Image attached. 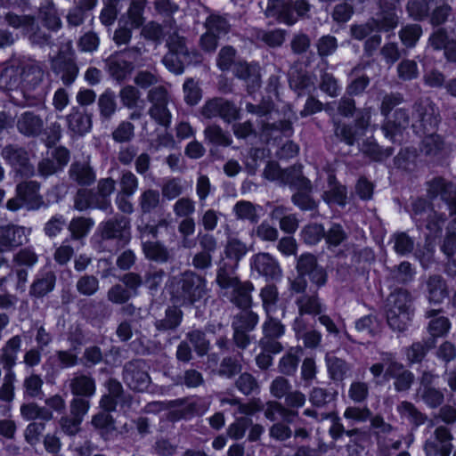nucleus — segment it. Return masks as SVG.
Wrapping results in <instances>:
<instances>
[{
    "label": "nucleus",
    "instance_id": "obj_1",
    "mask_svg": "<svg viewBox=\"0 0 456 456\" xmlns=\"http://www.w3.org/2000/svg\"><path fill=\"white\" fill-rule=\"evenodd\" d=\"M396 2L397 0H390L389 3L386 2V4L381 6L382 12L380 15H379L371 24L368 23L366 25L354 26L352 28V34L357 39L370 36L366 42L367 51L375 49L380 44V37L376 34L371 35L375 32L372 27L373 24H375L377 32L389 31L397 26L398 17L395 12Z\"/></svg>",
    "mask_w": 456,
    "mask_h": 456
},
{
    "label": "nucleus",
    "instance_id": "obj_2",
    "mask_svg": "<svg viewBox=\"0 0 456 456\" xmlns=\"http://www.w3.org/2000/svg\"><path fill=\"white\" fill-rule=\"evenodd\" d=\"M206 282L192 273H185L179 279L174 280L168 285V289L175 303H194L205 293Z\"/></svg>",
    "mask_w": 456,
    "mask_h": 456
},
{
    "label": "nucleus",
    "instance_id": "obj_3",
    "mask_svg": "<svg viewBox=\"0 0 456 456\" xmlns=\"http://www.w3.org/2000/svg\"><path fill=\"white\" fill-rule=\"evenodd\" d=\"M387 323L395 330H404L411 321L410 296L406 291L399 290L387 299Z\"/></svg>",
    "mask_w": 456,
    "mask_h": 456
},
{
    "label": "nucleus",
    "instance_id": "obj_4",
    "mask_svg": "<svg viewBox=\"0 0 456 456\" xmlns=\"http://www.w3.org/2000/svg\"><path fill=\"white\" fill-rule=\"evenodd\" d=\"M216 281L224 290V295L238 305L240 307H248L250 305V292L252 286L248 283H240L232 272L220 268L217 273Z\"/></svg>",
    "mask_w": 456,
    "mask_h": 456
},
{
    "label": "nucleus",
    "instance_id": "obj_5",
    "mask_svg": "<svg viewBox=\"0 0 456 456\" xmlns=\"http://www.w3.org/2000/svg\"><path fill=\"white\" fill-rule=\"evenodd\" d=\"M309 4L305 0L295 3L290 0H268L267 13L276 17L281 22L292 25L299 17L309 11Z\"/></svg>",
    "mask_w": 456,
    "mask_h": 456
},
{
    "label": "nucleus",
    "instance_id": "obj_6",
    "mask_svg": "<svg viewBox=\"0 0 456 456\" xmlns=\"http://www.w3.org/2000/svg\"><path fill=\"white\" fill-rule=\"evenodd\" d=\"M145 0H132L127 17L119 20V27L115 31L114 41L117 45L127 44L131 38V29L142 24V12Z\"/></svg>",
    "mask_w": 456,
    "mask_h": 456
},
{
    "label": "nucleus",
    "instance_id": "obj_7",
    "mask_svg": "<svg viewBox=\"0 0 456 456\" xmlns=\"http://www.w3.org/2000/svg\"><path fill=\"white\" fill-rule=\"evenodd\" d=\"M167 44L169 53L163 59L165 66L173 73H183L184 65L189 63V55L183 39L173 35L168 37Z\"/></svg>",
    "mask_w": 456,
    "mask_h": 456
},
{
    "label": "nucleus",
    "instance_id": "obj_8",
    "mask_svg": "<svg viewBox=\"0 0 456 456\" xmlns=\"http://www.w3.org/2000/svg\"><path fill=\"white\" fill-rule=\"evenodd\" d=\"M453 436L445 426H439L434 431L433 438L426 441L424 450L427 456H449L453 448Z\"/></svg>",
    "mask_w": 456,
    "mask_h": 456
},
{
    "label": "nucleus",
    "instance_id": "obj_9",
    "mask_svg": "<svg viewBox=\"0 0 456 456\" xmlns=\"http://www.w3.org/2000/svg\"><path fill=\"white\" fill-rule=\"evenodd\" d=\"M264 175L268 180L280 181L303 189L310 187V182L302 175L300 167H294L292 170H281L276 163L270 162L265 167Z\"/></svg>",
    "mask_w": 456,
    "mask_h": 456
},
{
    "label": "nucleus",
    "instance_id": "obj_10",
    "mask_svg": "<svg viewBox=\"0 0 456 456\" xmlns=\"http://www.w3.org/2000/svg\"><path fill=\"white\" fill-rule=\"evenodd\" d=\"M386 367V377H391L395 379V386L396 390L403 391L409 388L411 381L412 375L411 372L403 370V366L395 362H389L386 365L381 363H376L371 366L370 372L374 377H379Z\"/></svg>",
    "mask_w": 456,
    "mask_h": 456
},
{
    "label": "nucleus",
    "instance_id": "obj_11",
    "mask_svg": "<svg viewBox=\"0 0 456 456\" xmlns=\"http://www.w3.org/2000/svg\"><path fill=\"white\" fill-rule=\"evenodd\" d=\"M207 32L201 37L200 43L206 51H213L217 45V38L225 34L228 24L224 17L210 15L206 22Z\"/></svg>",
    "mask_w": 456,
    "mask_h": 456
},
{
    "label": "nucleus",
    "instance_id": "obj_12",
    "mask_svg": "<svg viewBox=\"0 0 456 456\" xmlns=\"http://www.w3.org/2000/svg\"><path fill=\"white\" fill-rule=\"evenodd\" d=\"M124 379L132 389L136 391L145 390L150 384L146 364L141 361L129 362L125 368Z\"/></svg>",
    "mask_w": 456,
    "mask_h": 456
},
{
    "label": "nucleus",
    "instance_id": "obj_13",
    "mask_svg": "<svg viewBox=\"0 0 456 456\" xmlns=\"http://www.w3.org/2000/svg\"><path fill=\"white\" fill-rule=\"evenodd\" d=\"M251 269L266 280L276 281L281 277V270L276 260L267 253H260L252 256Z\"/></svg>",
    "mask_w": 456,
    "mask_h": 456
},
{
    "label": "nucleus",
    "instance_id": "obj_14",
    "mask_svg": "<svg viewBox=\"0 0 456 456\" xmlns=\"http://www.w3.org/2000/svg\"><path fill=\"white\" fill-rule=\"evenodd\" d=\"M89 408L87 401H72L70 404V417H62L61 426L62 430L69 435L74 436L79 430V425L83 416L87 412Z\"/></svg>",
    "mask_w": 456,
    "mask_h": 456
},
{
    "label": "nucleus",
    "instance_id": "obj_15",
    "mask_svg": "<svg viewBox=\"0 0 456 456\" xmlns=\"http://www.w3.org/2000/svg\"><path fill=\"white\" fill-rule=\"evenodd\" d=\"M27 240L24 227L7 225L0 227V252L12 250Z\"/></svg>",
    "mask_w": 456,
    "mask_h": 456
},
{
    "label": "nucleus",
    "instance_id": "obj_16",
    "mask_svg": "<svg viewBox=\"0 0 456 456\" xmlns=\"http://www.w3.org/2000/svg\"><path fill=\"white\" fill-rule=\"evenodd\" d=\"M150 99L154 103L151 110V116L163 126H167L170 123V113L167 109V92L159 87L150 93Z\"/></svg>",
    "mask_w": 456,
    "mask_h": 456
},
{
    "label": "nucleus",
    "instance_id": "obj_17",
    "mask_svg": "<svg viewBox=\"0 0 456 456\" xmlns=\"http://www.w3.org/2000/svg\"><path fill=\"white\" fill-rule=\"evenodd\" d=\"M297 271L300 279L308 275L310 280L317 286L326 282V273L316 265L315 258L312 255H303L297 262Z\"/></svg>",
    "mask_w": 456,
    "mask_h": 456
},
{
    "label": "nucleus",
    "instance_id": "obj_18",
    "mask_svg": "<svg viewBox=\"0 0 456 456\" xmlns=\"http://www.w3.org/2000/svg\"><path fill=\"white\" fill-rule=\"evenodd\" d=\"M430 43L436 49H444V54L449 61H456V39L454 36L447 35L439 29L430 37Z\"/></svg>",
    "mask_w": 456,
    "mask_h": 456
},
{
    "label": "nucleus",
    "instance_id": "obj_19",
    "mask_svg": "<svg viewBox=\"0 0 456 456\" xmlns=\"http://www.w3.org/2000/svg\"><path fill=\"white\" fill-rule=\"evenodd\" d=\"M203 115L207 118L221 115L224 118L230 121L236 118L237 109L229 102H224L221 100H213L205 105Z\"/></svg>",
    "mask_w": 456,
    "mask_h": 456
},
{
    "label": "nucleus",
    "instance_id": "obj_20",
    "mask_svg": "<svg viewBox=\"0 0 456 456\" xmlns=\"http://www.w3.org/2000/svg\"><path fill=\"white\" fill-rule=\"evenodd\" d=\"M156 231L153 227H146L144 231L142 232L143 251L146 257L156 260V261H164L167 259V251L166 249L158 242L150 241L148 237L150 234L155 235Z\"/></svg>",
    "mask_w": 456,
    "mask_h": 456
},
{
    "label": "nucleus",
    "instance_id": "obj_21",
    "mask_svg": "<svg viewBox=\"0 0 456 456\" xmlns=\"http://www.w3.org/2000/svg\"><path fill=\"white\" fill-rule=\"evenodd\" d=\"M54 160L45 159L39 164L42 175H50L65 166L69 161V152L64 148L54 149L52 152Z\"/></svg>",
    "mask_w": 456,
    "mask_h": 456
},
{
    "label": "nucleus",
    "instance_id": "obj_22",
    "mask_svg": "<svg viewBox=\"0 0 456 456\" xmlns=\"http://www.w3.org/2000/svg\"><path fill=\"white\" fill-rule=\"evenodd\" d=\"M17 193L22 199L23 204L28 209L38 208L42 204L38 195V185L34 182L18 185Z\"/></svg>",
    "mask_w": 456,
    "mask_h": 456
},
{
    "label": "nucleus",
    "instance_id": "obj_23",
    "mask_svg": "<svg viewBox=\"0 0 456 456\" xmlns=\"http://www.w3.org/2000/svg\"><path fill=\"white\" fill-rule=\"evenodd\" d=\"M4 156L10 161L17 172L24 175L32 174V169L28 162L27 153L23 150L6 148L4 150Z\"/></svg>",
    "mask_w": 456,
    "mask_h": 456
},
{
    "label": "nucleus",
    "instance_id": "obj_24",
    "mask_svg": "<svg viewBox=\"0 0 456 456\" xmlns=\"http://www.w3.org/2000/svg\"><path fill=\"white\" fill-rule=\"evenodd\" d=\"M101 406L104 411L95 415L92 423L98 428L115 429L114 419L109 412L115 410L116 401H101Z\"/></svg>",
    "mask_w": 456,
    "mask_h": 456
},
{
    "label": "nucleus",
    "instance_id": "obj_25",
    "mask_svg": "<svg viewBox=\"0 0 456 456\" xmlns=\"http://www.w3.org/2000/svg\"><path fill=\"white\" fill-rule=\"evenodd\" d=\"M323 199L330 205L343 206L346 200V189L338 185L332 176H330L328 189L324 191Z\"/></svg>",
    "mask_w": 456,
    "mask_h": 456
},
{
    "label": "nucleus",
    "instance_id": "obj_26",
    "mask_svg": "<svg viewBox=\"0 0 456 456\" xmlns=\"http://www.w3.org/2000/svg\"><path fill=\"white\" fill-rule=\"evenodd\" d=\"M70 387L74 395L90 397L95 391L94 379L87 376H79L72 379Z\"/></svg>",
    "mask_w": 456,
    "mask_h": 456
},
{
    "label": "nucleus",
    "instance_id": "obj_27",
    "mask_svg": "<svg viewBox=\"0 0 456 456\" xmlns=\"http://www.w3.org/2000/svg\"><path fill=\"white\" fill-rule=\"evenodd\" d=\"M236 75L244 79L248 87H255L259 81V67L256 64L238 63L235 68Z\"/></svg>",
    "mask_w": 456,
    "mask_h": 456
},
{
    "label": "nucleus",
    "instance_id": "obj_28",
    "mask_svg": "<svg viewBox=\"0 0 456 456\" xmlns=\"http://www.w3.org/2000/svg\"><path fill=\"white\" fill-rule=\"evenodd\" d=\"M102 236L105 238L120 237L125 240L128 239V223L122 218L119 221L107 222L102 226Z\"/></svg>",
    "mask_w": 456,
    "mask_h": 456
},
{
    "label": "nucleus",
    "instance_id": "obj_29",
    "mask_svg": "<svg viewBox=\"0 0 456 456\" xmlns=\"http://www.w3.org/2000/svg\"><path fill=\"white\" fill-rule=\"evenodd\" d=\"M68 123L70 130L78 134H84L91 128L90 117L77 110H72V113L68 117Z\"/></svg>",
    "mask_w": 456,
    "mask_h": 456
},
{
    "label": "nucleus",
    "instance_id": "obj_30",
    "mask_svg": "<svg viewBox=\"0 0 456 456\" xmlns=\"http://www.w3.org/2000/svg\"><path fill=\"white\" fill-rule=\"evenodd\" d=\"M42 120L30 112H25L18 120V129L20 133L31 135L36 134L42 127Z\"/></svg>",
    "mask_w": 456,
    "mask_h": 456
},
{
    "label": "nucleus",
    "instance_id": "obj_31",
    "mask_svg": "<svg viewBox=\"0 0 456 456\" xmlns=\"http://www.w3.org/2000/svg\"><path fill=\"white\" fill-rule=\"evenodd\" d=\"M436 187L441 190V198L446 202L451 215L456 214V184L439 179L436 182Z\"/></svg>",
    "mask_w": 456,
    "mask_h": 456
},
{
    "label": "nucleus",
    "instance_id": "obj_32",
    "mask_svg": "<svg viewBox=\"0 0 456 456\" xmlns=\"http://www.w3.org/2000/svg\"><path fill=\"white\" fill-rule=\"evenodd\" d=\"M109 71L116 79H123L132 70V65L119 56H111L108 60Z\"/></svg>",
    "mask_w": 456,
    "mask_h": 456
},
{
    "label": "nucleus",
    "instance_id": "obj_33",
    "mask_svg": "<svg viewBox=\"0 0 456 456\" xmlns=\"http://www.w3.org/2000/svg\"><path fill=\"white\" fill-rule=\"evenodd\" d=\"M428 299L435 304L441 303L446 297L445 286L443 281L437 277H431L428 282Z\"/></svg>",
    "mask_w": 456,
    "mask_h": 456
},
{
    "label": "nucleus",
    "instance_id": "obj_34",
    "mask_svg": "<svg viewBox=\"0 0 456 456\" xmlns=\"http://www.w3.org/2000/svg\"><path fill=\"white\" fill-rule=\"evenodd\" d=\"M21 414L27 419H41L44 420L52 418V411L45 407H39L35 403H29L21 406Z\"/></svg>",
    "mask_w": 456,
    "mask_h": 456
},
{
    "label": "nucleus",
    "instance_id": "obj_35",
    "mask_svg": "<svg viewBox=\"0 0 456 456\" xmlns=\"http://www.w3.org/2000/svg\"><path fill=\"white\" fill-rule=\"evenodd\" d=\"M20 346V340L18 338H12L8 341L1 356L4 367L11 368L15 364Z\"/></svg>",
    "mask_w": 456,
    "mask_h": 456
},
{
    "label": "nucleus",
    "instance_id": "obj_36",
    "mask_svg": "<svg viewBox=\"0 0 456 456\" xmlns=\"http://www.w3.org/2000/svg\"><path fill=\"white\" fill-rule=\"evenodd\" d=\"M281 134L289 136L291 134V126L289 121H282L279 126H266L262 132V137L269 142L271 139L276 141Z\"/></svg>",
    "mask_w": 456,
    "mask_h": 456
},
{
    "label": "nucleus",
    "instance_id": "obj_37",
    "mask_svg": "<svg viewBox=\"0 0 456 456\" xmlns=\"http://www.w3.org/2000/svg\"><path fill=\"white\" fill-rule=\"evenodd\" d=\"M271 393L274 397L287 399H299L292 391L288 380L283 378L274 379L271 386Z\"/></svg>",
    "mask_w": 456,
    "mask_h": 456
},
{
    "label": "nucleus",
    "instance_id": "obj_38",
    "mask_svg": "<svg viewBox=\"0 0 456 456\" xmlns=\"http://www.w3.org/2000/svg\"><path fill=\"white\" fill-rule=\"evenodd\" d=\"M266 418L271 420H275L281 418L287 421H291V417L294 415V411L284 408L277 401H270L265 412Z\"/></svg>",
    "mask_w": 456,
    "mask_h": 456
},
{
    "label": "nucleus",
    "instance_id": "obj_39",
    "mask_svg": "<svg viewBox=\"0 0 456 456\" xmlns=\"http://www.w3.org/2000/svg\"><path fill=\"white\" fill-rule=\"evenodd\" d=\"M193 404H185L184 401H174L170 405L167 419L175 421L192 414Z\"/></svg>",
    "mask_w": 456,
    "mask_h": 456
},
{
    "label": "nucleus",
    "instance_id": "obj_40",
    "mask_svg": "<svg viewBox=\"0 0 456 456\" xmlns=\"http://www.w3.org/2000/svg\"><path fill=\"white\" fill-rule=\"evenodd\" d=\"M277 290L276 288L271 285L265 287L261 291V297L263 300V306L267 315L273 314L277 309Z\"/></svg>",
    "mask_w": 456,
    "mask_h": 456
},
{
    "label": "nucleus",
    "instance_id": "obj_41",
    "mask_svg": "<svg viewBox=\"0 0 456 456\" xmlns=\"http://www.w3.org/2000/svg\"><path fill=\"white\" fill-rule=\"evenodd\" d=\"M263 329L265 339L278 338L284 333V326L279 320L274 319L273 314L267 315V320L265 321Z\"/></svg>",
    "mask_w": 456,
    "mask_h": 456
},
{
    "label": "nucleus",
    "instance_id": "obj_42",
    "mask_svg": "<svg viewBox=\"0 0 456 456\" xmlns=\"http://www.w3.org/2000/svg\"><path fill=\"white\" fill-rule=\"evenodd\" d=\"M71 176L81 184H87L95 178L94 174L86 164H75L71 167Z\"/></svg>",
    "mask_w": 456,
    "mask_h": 456
},
{
    "label": "nucleus",
    "instance_id": "obj_43",
    "mask_svg": "<svg viewBox=\"0 0 456 456\" xmlns=\"http://www.w3.org/2000/svg\"><path fill=\"white\" fill-rule=\"evenodd\" d=\"M94 225V222L88 218H75L69 224V231L74 238L86 236Z\"/></svg>",
    "mask_w": 456,
    "mask_h": 456
},
{
    "label": "nucleus",
    "instance_id": "obj_44",
    "mask_svg": "<svg viewBox=\"0 0 456 456\" xmlns=\"http://www.w3.org/2000/svg\"><path fill=\"white\" fill-rule=\"evenodd\" d=\"M284 214V208L282 207H278L273 209L272 213L273 218H281L280 225L281 229L285 232L291 233L296 231L297 228V221L294 216H287L281 217Z\"/></svg>",
    "mask_w": 456,
    "mask_h": 456
},
{
    "label": "nucleus",
    "instance_id": "obj_45",
    "mask_svg": "<svg viewBox=\"0 0 456 456\" xmlns=\"http://www.w3.org/2000/svg\"><path fill=\"white\" fill-rule=\"evenodd\" d=\"M327 367L332 379H341L347 370L346 362L338 358L327 355Z\"/></svg>",
    "mask_w": 456,
    "mask_h": 456
},
{
    "label": "nucleus",
    "instance_id": "obj_46",
    "mask_svg": "<svg viewBox=\"0 0 456 456\" xmlns=\"http://www.w3.org/2000/svg\"><path fill=\"white\" fill-rule=\"evenodd\" d=\"M247 251L246 245L235 239L229 240L225 250L227 257L233 260L235 263L242 258Z\"/></svg>",
    "mask_w": 456,
    "mask_h": 456
},
{
    "label": "nucleus",
    "instance_id": "obj_47",
    "mask_svg": "<svg viewBox=\"0 0 456 456\" xmlns=\"http://www.w3.org/2000/svg\"><path fill=\"white\" fill-rule=\"evenodd\" d=\"M238 217L254 221L259 215L260 208H255L249 202H239L234 207Z\"/></svg>",
    "mask_w": 456,
    "mask_h": 456
},
{
    "label": "nucleus",
    "instance_id": "obj_48",
    "mask_svg": "<svg viewBox=\"0 0 456 456\" xmlns=\"http://www.w3.org/2000/svg\"><path fill=\"white\" fill-rule=\"evenodd\" d=\"M421 35V29L419 25H411L404 27L400 33V37L406 46H413Z\"/></svg>",
    "mask_w": 456,
    "mask_h": 456
},
{
    "label": "nucleus",
    "instance_id": "obj_49",
    "mask_svg": "<svg viewBox=\"0 0 456 456\" xmlns=\"http://www.w3.org/2000/svg\"><path fill=\"white\" fill-rule=\"evenodd\" d=\"M54 278L52 273H47L43 279L37 280L32 286V293L37 296H44L53 290Z\"/></svg>",
    "mask_w": 456,
    "mask_h": 456
},
{
    "label": "nucleus",
    "instance_id": "obj_50",
    "mask_svg": "<svg viewBox=\"0 0 456 456\" xmlns=\"http://www.w3.org/2000/svg\"><path fill=\"white\" fill-rule=\"evenodd\" d=\"M294 330L296 331L297 337L302 338L306 346L314 347L320 343L321 336L315 331H311L301 335L302 328L301 321L299 319L296 320L294 323Z\"/></svg>",
    "mask_w": 456,
    "mask_h": 456
},
{
    "label": "nucleus",
    "instance_id": "obj_51",
    "mask_svg": "<svg viewBox=\"0 0 456 456\" xmlns=\"http://www.w3.org/2000/svg\"><path fill=\"white\" fill-rule=\"evenodd\" d=\"M182 319L181 311L176 307L168 308L166 313V319L158 323V329H173L179 325Z\"/></svg>",
    "mask_w": 456,
    "mask_h": 456
},
{
    "label": "nucleus",
    "instance_id": "obj_52",
    "mask_svg": "<svg viewBox=\"0 0 456 456\" xmlns=\"http://www.w3.org/2000/svg\"><path fill=\"white\" fill-rule=\"evenodd\" d=\"M92 206L104 208L103 205H100L98 201L94 200L91 194L86 190L79 191L75 200L76 208L78 210H84Z\"/></svg>",
    "mask_w": 456,
    "mask_h": 456
},
{
    "label": "nucleus",
    "instance_id": "obj_53",
    "mask_svg": "<svg viewBox=\"0 0 456 456\" xmlns=\"http://www.w3.org/2000/svg\"><path fill=\"white\" fill-rule=\"evenodd\" d=\"M185 101L191 104H197L200 99V91L198 85L192 79L187 80L183 85Z\"/></svg>",
    "mask_w": 456,
    "mask_h": 456
},
{
    "label": "nucleus",
    "instance_id": "obj_54",
    "mask_svg": "<svg viewBox=\"0 0 456 456\" xmlns=\"http://www.w3.org/2000/svg\"><path fill=\"white\" fill-rule=\"evenodd\" d=\"M302 236L307 244H315L322 238L323 228L318 224L308 225L303 230Z\"/></svg>",
    "mask_w": 456,
    "mask_h": 456
},
{
    "label": "nucleus",
    "instance_id": "obj_55",
    "mask_svg": "<svg viewBox=\"0 0 456 456\" xmlns=\"http://www.w3.org/2000/svg\"><path fill=\"white\" fill-rule=\"evenodd\" d=\"M101 113L105 117H110L116 110L115 96L113 94L106 92L99 99Z\"/></svg>",
    "mask_w": 456,
    "mask_h": 456
},
{
    "label": "nucleus",
    "instance_id": "obj_56",
    "mask_svg": "<svg viewBox=\"0 0 456 456\" xmlns=\"http://www.w3.org/2000/svg\"><path fill=\"white\" fill-rule=\"evenodd\" d=\"M300 314H319L321 305L316 297H303L298 301Z\"/></svg>",
    "mask_w": 456,
    "mask_h": 456
},
{
    "label": "nucleus",
    "instance_id": "obj_57",
    "mask_svg": "<svg viewBox=\"0 0 456 456\" xmlns=\"http://www.w3.org/2000/svg\"><path fill=\"white\" fill-rule=\"evenodd\" d=\"M248 425V419L246 418L238 419L234 423L230 425L227 434L230 437L238 440L244 436L245 431Z\"/></svg>",
    "mask_w": 456,
    "mask_h": 456
},
{
    "label": "nucleus",
    "instance_id": "obj_58",
    "mask_svg": "<svg viewBox=\"0 0 456 456\" xmlns=\"http://www.w3.org/2000/svg\"><path fill=\"white\" fill-rule=\"evenodd\" d=\"M44 428L45 425L43 423H30L25 430L26 441L31 445L37 444L39 441V436L43 432Z\"/></svg>",
    "mask_w": 456,
    "mask_h": 456
},
{
    "label": "nucleus",
    "instance_id": "obj_59",
    "mask_svg": "<svg viewBox=\"0 0 456 456\" xmlns=\"http://www.w3.org/2000/svg\"><path fill=\"white\" fill-rule=\"evenodd\" d=\"M449 321L444 317L436 318L429 323V332L434 337L443 336L449 330Z\"/></svg>",
    "mask_w": 456,
    "mask_h": 456
},
{
    "label": "nucleus",
    "instance_id": "obj_60",
    "mask_svg": "<svg viewBox=\"0 0 456 456\" xmlns=\"http://www.w3.org/2000/svg\"><path fill=\"white\" fill-rule=\"evenodd\" d=\"M43 381L37 375H31L25 379V389L28 396L37 397L40 395Z\"/></svg>",
    "mask_w": 456,
    "mask_h": 456
},
{
    "label": "nucleus",
    "instance_id": "obj_61",
    "mask_svg": "<svg viewBox=\"0 0 456 456\" xmlns=\"http://www.w3.org/2000/svg\"><path fill=\"white\" fill-rule=\"evenodd\" d=\"M344 416L356 421H365L371 416V412L366 407H348Z\"/></svg>",
    "mask_w": 456,
    "mask_h": 456
},
{
    "label": "nucleus",
    "instance_id": "obj_62",
    "mask_svg": "<svg viewBox=\"0 0 456 456\" xmlns=\"http://www.w3.org/2000/svg\"><path fill=\"white\" fill-rule=\"evenodd\" d=\"M77 289L84 295H92L98 289V281L94 277H83L77 281Z\"/></svg>",
    "mask_w": 456,
    "mask_h": 456
},
{
    "label": "nucleus",
    "instance_id": "obj_63",
    "mask_svg": "<svg viewBox=\"0 0 456 456\" xmlns=\"http://www.w3.org/2000/svg\"><path fill=\"white\" fill-rule=\"evenodd\" d=\"M399 77L403 79L408 80L414 78L418 74L416 62L412 61H403L398 66Z\"/></svg>",
    "mask_w": 456,
    "mask_h": 456
},
{
    "label": "nucleus",
    "instance_id": "obj_64",
    "mask_svg": "<svg viewBox=\"0 0 456 456\" xmlns=\"http://www.w3.org/2000/svg\"><path fill=\"white\" fill-rule=\"evenodd\" d=\"M435 418L441 419L447 425H452L456 422V407L450 404L443 405Z\"/></svg>",
    "mask_w": 456,
    "mask_h": 456
}]
</instances>
